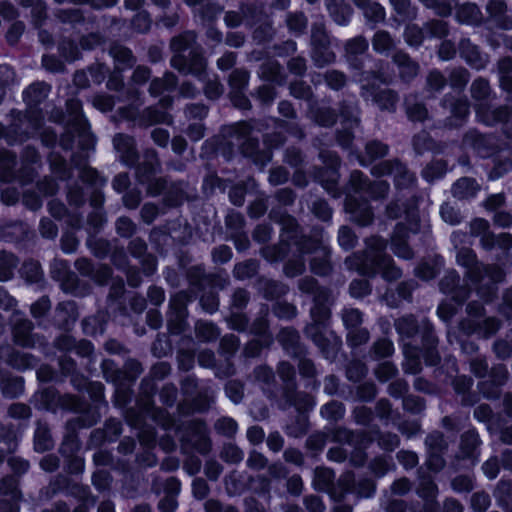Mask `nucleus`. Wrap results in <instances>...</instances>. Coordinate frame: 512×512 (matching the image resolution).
<instances>
[{"label":"nucleus","instance_id":"nucleus-33","mask_svg":"<svg viewBox=\"0 0 512 512\" xmlns=\"http://www.w3.org/2000/svg\"><path fill=\"white\" fill-rule=\"evenodd\" d=\"M75 267L83 276L90 277L99 284L107 282L111 276V269L106 265L95 267L88 259L81 258L75 262Z\"/></svg>","mask_w":512,"mask_h":512},{"label":"nucleus","instance_id":"nucleus-35","mask_svg":"<svg viewBox=\"0 0 512 512\" xmlns=\"http://www.w3.org/2000/svg\"><path fill=\"white\" fill-rule=\"evenodd\" d=\"M326 7L333 21L341 26H347L353 16L352 6L344 0H326Z\"/></svg>","mask_w":512,"mask_h":512},{"label":"nucleus","instance_id":"nucleus-54","mask_svg":"<svg viewBox=\"0 0 512 512\" xmlns=\"http://www.w3.org/2000/svg\"><path fill=\"white\" fill-rule=\"evenodd\" d=\"M394 186L398 190L407 189L416 182L415 175L408 169L407 165L400 160L397 169L393 174Z\"/></svg>","mask_w":512,"mask_h":512},{"label":"nucleus","instance_id":"nucleus-56","mask_svg":"<svg viewBox=\"0 0 512 512\" xmlns=\"http://www.w3.org/2000/svg\"><path fill=\"white\" fill-rule=\"evenodd\" d=\"M176 84V76L173 73H166L162 78H155L151 81L149 92L156 97L166 91H172Z\"/></svg>","mask_w":512,"mask_h":512},{"label":"nucleus","instance_id":"nucleus-38","mask_svg":"<svg viewBox=\"0 0 512 512\" xmlns=\"http://www.w3.org/2000/svg\"><path fill=\"white\" fill-rule=\"evenodd\" d=\"M415 283L412 280H406L398 283L395 290L386 291V299L390 306L396 307L399 301L411 302Z\"/></svg>","mask_w":512,"mask_h":512},{"label":"nucleus","instance_id":"nucleus-31","mask_svg":"<svg viewBox=\"0 0 512 512\" xmlns=\"http://www.w3.org/2000/svg\"><path fill=\"white\" fill-rule=\"evenodd\" d=\"M318 169V165H314L309 169L311 180L319 184L328 194L336 197L339 194L340 172L336 171L335 174H332L329 170L320 172Z\"/></svg>","mask_w":512,"mask_h":512},{"label":"nucleus","instance_id":"nucleus-7","mask_svg":"<svg viewBox=\"0 0 512 512\" xmlns=\"http://www.w3.org/2000/svg\"><path fill=\"white\" fill-rule=\"evenodd\" d=\"M51 171L57 175L61 180L69 178L73 171L76 170L78 176L83 182L92 186L103 187L106 184V179L102 178L99 173L86 165L83 157L73 156L72 162L74 168H68L63 157L56 153H52L49 157Z\"/></svg>","mask_w":512,"mask_h":512},{"label":"nucleus","instance_id":"nucleus-27","mask_svg":"<svg viewBox=\"0 0 512 512\" xmlns=\"http://www.w3.org/2000/svg\"><path fill=\"white\" fill-rule=\"evenodd\" d=\"M13 337L16 344L23 347H34L40 343L39 337L32 334L31 321L23 319L18 313L13 315Z\"/></svg>","mask_w":512,"mask_h":512},{"label":"nucleus","instance_id":"nucleus-28","mask_svg":"<svg viewBox=\"0 0 512 512\" xmlns=\"http://www.w3.org/2000/svg\"><path fill=\"white\" fill-rule=\"evenodd\" d=\"M307 116L319 127L331 128L338 121L337 111L330 106H321L318 100L310 101Z\"/></svg>","mask_w":512,"mask_h":512},{"label":"nucleus","instance_id":"nucleus-59","mask_svg":"<svg viewBox=\"0 0 512 512\" xmlns=\"http://www.w3.org/2000/svg\"><path fill=\"white\" fill-rule=\"evenodd\" d=\"M7 362L18 370L31 369L37 365L36 359L30 353L20 351H12L7 358Z\"/></svg>","mask_w":512,"mask_h":512},{"label":"nucleus","instance_id":"nucleus-3","mask_svg":"<svg viewBox=\"0 0 512 512\" xmlns=\"http://www.w3.org/2000/svg\"><path fill=\"white\" fill-rule=\"evenodd\" d=\"M256 130L259 131L257 122H239L226 127L223 136L229 146L238 148L255 164L264 166L271 160L272 154L269 149H259L258 138L254 136Z\"/></svg>","mask_w":512,"mask_h":512},{"label":"nucleus","instance_id":"nucleus-64","mask_svg":"<svg viewBox=\"0 0 512 512\" xmlns=\"http://www.w3.org/2000/svg\"><path fill=\"white\" fill-rule=\"evenodd\" d=\"M53 447L49 429L46 425L39 423L34 435V448L37 452H44Z\"/></svg>","mask_w":512,"mask_h":512},{"label":"nucleus","instance_id":"nucleus-14","mask_svg":"<svg viewBox=\"0 0 512 512\" xmlns=\"http://www.w3.org/2000/svg\"><path fill=\"white\" fill-rule=\"evenodd\" d=\"M344 209L351 222L359 227H367L374 221V211L370 200L364 196L348 194L345 198Z\"/></svg>","mask_w":512,"mask_h":512},{"label":"nucleus","instance_id":"nucleus-20","mask_svg":"<svg viewBox=\"0 0 512 512\" xmlns=\"http://www.w3.org/2000/svg\"><path fill=\"white\" fill-rule=\"evenodd\" d=\"M188 431L182 433L180 429H176V434L184 443L190 444L197 452L207 454L210 451V440L206 434V428L201 421H191L188 423Z\"/></svg>","mask_w":512,"mask_h":512},{"label":"nucleus","instance_id":"nucleus-48","mask_svg":"<svg viewBox=\"0 0 512 512\" xmlns=\"http://www.w3.org/2000/svg\"><path fill=\"white\" fill-rule=\"evenodd\" d=\"M372 47L376 53L389 56L395 51V42L388 31L378 30L372 38Z\"/></svg>","mask_w":512,"mask_h":512},{"label":"nucleus","instance_id":"nucleus-60","mask_svg":"<svg viewBox=\"0 0 512 512\" xmlns=\"http://www.w3.org/2000/svg\"><path fill=\"white\" fill-rule=\"evenodd\" d=\"M439 493L438 485L433 478L429 475H424L419 478L416 488V494L422 500L437 498Z\"/></svg>","mask_w":512,"mask_h":512},{"label":"nucleus","instance_id":"nucleus-23","mask_svg":"<svg viewBox=\"0 0 512 512\" xmlns=\"http://www.w3.org/2000/svg\"><path fill=\"white\" fill-rule=\"evenodd\" d=\"M389 152L390 147L388 144L378 139H372L365 143L363 153L358 150L356 159L360 166L368 168L376 161L382 160L388 156Z\"/></svg>","mask_w":512,"mask_h":512},{"label":"nucleus","instance_id":"nucleus-41","mask_svg":"<svg viewBox=\"0 0 512 512\" xmlns=\"http://www.w3.org/2000/svg\"><path fill=\"white\" fill-rule=\"evenodd\" d=\"M354 125L342 126L335 131V140L337 145L343 150L349 153V155L355 156L358 153V148L355 146V133Z\"/></svg>","mask_w":512,"mask_h":512},{"label":"nucleus","instance_id":"nucleus-5","mask_svg":"<svg viewBox=\"0 0 512 512\" xmlns=\"http://www.w3.org/2000/svg\"><path fill=\"white\" fill-rule=\"evenodd\" d=\"M15 155L6 149H0V179L10 181L16 177L21 183H31L38 175L41 167V158L37 150L31 146L24 148L21 154L20 167L15 172Z\"/></svg>","mask_w":512,"mask_h":512},{"label":"nucleus","instance_id":"nucleus-50","mask_svg":"<svg viewBox=\"0 0 512 512\" xmlns=\"http://www.w3.org/2000/svg\"><path fill=\"white\" fill-rule=\"evenodd\" d=\"M395 348L392 340L386 337L378 338L370 347L369 356L372 360H382L391 357Z\"/></svg>","mask_w":512,"mask_h":512},{"label":"nucleus","instance_id":"nucleus-53","mask_svg":"<svg viewBox=\"0 0 512 512\" xmlns=\"http://www.w3.org/2000/svg\"><path fill=\"white\" fill-rule=\"evenodd\" d=\"M17 446V434L9 427L0 424V463L6 454L13 452Z\"/></svg>","mask_w":512,"mask_h":512},{"label":"nucleus","instance_id":"nucleus-12","mask_svg":"<svg viewBox=\"0 0 512 512\" xmlns=\"http://www.w3.org/2000/svg\"><path fill=\"white\" fill-rule=\"evenodd\" d=\"M50 91V86L43 83L37 82L31 84L26 90L23 92V99L28 107L27 114H23L21 112V117L23 119L24 124L30 129V121L33 122L37 119L38 127L37 133L40 132L42 126V113L38 110V106L48 97Z\"/></svg>","mask_w":512,"mask_h":512},{"label":"nucleus","instance_id":"nucleus-57","mask_svg":"<svg viewBox=\"0 0 512 512\" xmlns=\"http://www.w3.org/2000/svg\"><path fill=\"white\" fill-rule=\"evenodd\" d=\"M374 442L375 437L372 425L369 430H353L349 446L354 449L368 450Z\"/></svg>","mask_w":512,"mask_h":512},{"label":"nucleus","instance_id":"nucleus-6","mask_svg":"<svg viewBox=\"0 0 512 512\" xmlns=\"http://www.w3.org/2000/svg\"><path fill=\"white\" fill-rule=\"evenodd\" d=\"M362 78L361 94L371 97L374 104L381 111L394 112L399 101L398 93L390 88L381 89V85H389L392 82L390 75L382 66L365 72Z\"/></svg>","mask_w":512,"mask_h":512},{"label":"nucleus","instance_id":"nucleus-36","mask_svg":"<svg viewBox=\"0 0 512 512\" xmlns=\"http://www.w3.org/2000/svg\"><path fill=\"white\" fill-rule=\"evenodd\" d=\"M493 496L505 512H512V478L503 476L496 484Z\"/></svg>","mask_w":512,"mask_h":512},{"label":"nucleus","instance_id":"nucleus-22","mask_svg":"<svg viewBox=\"0 0 512 512\" xmlns=\"http://www.w3.org/2000/svg\"><path fill=\"white\" fill-rule=\"evenodd\" d=\"M392 62L398 69V76L402 83L410 84L418 75L420 66L418 62L404 50L397 49L392 54Z\"/></svg>","mask_w":512,"mask_h":512},{"label":"nucleus","instance_id":"nucleus-24","mask_svg":"<svg viewBox=\"0 0 512 512\" xmlns=\"http://www.w3.org/2000/svg\"><path fill=\"white\" fill-rule=\"evenodd\" d=\"M460 57L468 66L475 70H482L488 63V56L483 54L480 47L469 38H462L458 45Z\"/></svg>","mask_w":512,"mask_h":512},{"label":"nucleus","instance_id":"nucleus-55","mask_svg":"<svg viewBox=\"0 0 512 512\" xmlns=\"http://www.w3.org/2000/svg\"><path fill=\"white\" fill-rule=\"evenodd\" d=\"M0 388L5 397L16 398L23 393V379L21 377L3 376L0 379Z\"/></svg>","mask_w":512,"mask_h":512},{"label":"nucleus","instance_id":"nucleus-43","mask_svg":"<svg viewBox=\"0 0 512 512\" xmlns=\"http://www.w3.org/2000/svg\"><path fill=\"white\" fill-rule=\"evenodd\" d=\"M442 436L439 435L436 438H433L430 443V451L428 453L426 467L429 471L434 473L440 472L445 466V460L443 456L439 452L433 451L434 448H438L442 450L444 448Z\"/></svg>","mask_w":512,"mask_h":512},{"label":"nucleus","instance_id":"nucleus-25","mask_svg":"<svg viewBox=\"0 0 512 512\" xmlns=\"http://www.w3.org/2000/svg\"><path fill=\"white\" fill-rule=\"evenodd\" d=\"M188 301V294L183 291L175 294L170 300L169 325L174 333H180L184 330Z\"/></svg>","mask_w":512,"mask_h":512},{"label":"nucleus","instance_id":"nucleus-1","mask_svg":"<svg viewBox=\"0 0 512 512\" xmlns=\"http://www.w3.org/2000/svg\"><path fill=\"white\" fill-rule=\"evenodd\" d=\"M385 248L386 242L379 238L375 247L353 253L345 259V264L362 277L374 279L380 276L387 283L395 282L402 277L403 271Z\"/></svg>","mask_w":512,"mask_h":512},{"label":"nucleus","instance_id":"nucleus-40","mask_svg":"<svg viewBox=\"0 0 512 512\" xmlns=\"http://www.w3.org/2000/svg\"><path fill=\"white\" fill-rule=\"evenodd\" d=\"M390 248L393 254L400 259L411 260L414 256V251L409 245L407 235L398 229L394 231L391 237Z\"/></svg>","mask_w":512,"mask_h":512},{"label":"nucleus","instance_id":"nucleus-44","mask_svg":"<svg viewBox=\"0 0 512 512\" xmlns=\"http://www.w3.org/2000/svg\"><path fill=\"white\" fill-rule=\"evenodd\" d=\"M492 381L480 382L479 387L483 395L487 398L491 397V392L495 390L498 385L504 384L507 380L508 372L504 365L493 367L490 372Z\"/></svg>","mask_w":512,"mask_h":512},{"label":"nucleus","instance_id":"nucleus-37","mask_svg":"<svg viewBox=\"0 0 512 512\" xmlns=\"http://www.w3.org/2000/svg\"><path fill=\"white\" fill-rule=\"evenodd\" d=\"M443 262L444 259L442 256H435L429 260H422L414 269L415 276L423 281L433 280L439 275Z\"/></svg>","mask_w":512,"mask_h":512},{"label":"nucleus","instance_id":"nucleus-49","mask_svg":"<svg viewBox=\"0 0 512 512\" xmlns=\"http://www.w3.org/2000/svg\"><path fill=\"white\" fill-rule=\"evenodd\" d=\"M373 433L378 446L385 452H393L400 445V438L393 432H383L377 424L373 425Z\"/></svg>","mask_w":512,"mask_h":512},{"label":"nucleus","instance_id":"nucleus-62","mask_svg":"<svg viewBox=\"0 0 512 512\" xmlns=\"http://www.w3.org/2000/svg\"><path fill=\"white\" fill-rule=\"evenodd\" d=\"M400 164L399 158L393 159H382L379 160L378 163H374L371 165L370 173L375 178H382L386 176H393L395 169H397V165Z\"/></svg>","mask_w":512,"mask_h":512},{"label":"nucleus","instance_id":"nucleus-61","mask_svg":"<svg viewBox=\"0 0 512 512\" xmlns=\"http://www.w3.org/2000/svg\"><path fill=\"white\" fill-rule=\"evenodd\" d=\"M345 411V406L342 402L330 400L321 407L320 414L322 418L330 422H337L344 417Z\"/></svg>","mask_w":512,"mask_h":512},{"label":"nucleus","instance_id":"nucleus-13","mask_svg":"<svg viewBox=\"0 0 512 512\" xmlns=\"http://www.w3.org/2000/svg\"><path fill=\"white\" fill-rule=\"evenodd\" d=\"M66 111L69 116L71 129L77 134L81 149L89 150L94 146V138L90 133L88 121L82 113L81 102L77 99H69L66 102Z\"/></svg>","mask_w":512,"mask_h":512},{"label":"nucleus","instance_id":"nucleus-2","mask_svg":"<svg viewBox=\"0 0 512 512\" xmlns=\"http://www.w3.org/2000/svg\"><path fill=\"white\" fill-rule=\"evenodd\" d=\"M439 339L434 325L426 320L422 324L421 344H406L403 349L405 374L417 375L422 372L424 364L427 367H436L441 363V355L438 350Z\"/></svg>","mask_w":512,"mask_h":512},{"label":"nucleus","instance_id":"nucleus-26","mask_svg":"<svg viewBox=\"0 0 512 512\" xmlns=\"http://www.w3.org/2000/svg\"><path fill=\"white\" fill-rule=\"evenodd\" d=\"M113 146L117 157L126 166H133L138 160V152L133 137L126 134H116L113 138Z\"/></svg>","mask_w":512,"mask_h":512},{"label":"nucleus","instance_id":"nucleus-32","mask_svg":"<svg viewBox=\"0 0 512 512\" xmlns=\"http://www.w3.org/2000/svg\"><path fill=\"white\" fill-rule=\"evenodd\" d=\"M451 116L447 118L446 125L452 128L463 126L470 115V103L466 97L454 98L450 103Z\"/></svg>","mask_w":512,"mask_h":512},{"label":"nucleus","instance_id":"nucleus-16","mask_svg":"<svg viewBox=\"0 0 512 512\" xmlns=\"http://www.w3.org/2000/svg\"><path fill=\"white\" fill-rule=\"evenodd\" d=\"M12 123L8 128H5L0 123V138H4L8 144L13 145L22 142L29 137L37 134L38 122L37 119L33 122L30 121V129L24 124L20 111H12Z\"/></svg>","mask_w":512,"mask_h":512},{"label":"nucleus","instance_id":"nucleus-19","mask_svg":"<svg viewBox=\"0 0 512 512\" xmlns=\"http://www.w3.org/2000/svg\"><path fill=\"white\" fill-rule=\"evenodd\" d=\"M36 404L39 408L54 410L56 407L61 406L62 408L69 410H80L81 401L79 398L71 395H59L54 389L47 388L35 395Z\"/></svg>","mask_w":512,"mask_h":512},{"label":"nucleus","instance_id":"nucleus-63","mask_svg":"<svg viewBox=\"0 0 512 512\" xmlns=\"http://www.w3.org/2000/svg\"><path fill=\"white\" fill-rule=\"evenodd\" d=\"M404 39L408 46L419 48L427 39L424 26L421 28L417 24L407 25L404 30Z\"/></svg>","mask_w":512,"mask_h":512},{"label":"nucleus","instance_id":"nucleus-17","mask_svg":"<svg viewBox=\"0 0 512 512\" xmlns=\"http://www.w3.org/2000/svg\"><path fill=\"white\" fill-rule=\"evenodd\" d=\"M329 326L312 321L304 328V335L311 340L319 349L323 358L333 360L337 356L338 348L326 336V330Z\"/></svg>","mask_w":512,"mask_h":512},{"label":"nucleus","instance_id":"nucleus-18","mask_svg":"<svg viewBox=\"0 0 512 512\" xmlns=\"http://www.w3.org/2000/svg\"><path fill=\"white\" fill-rule=\"evenodd\" d=\"M50 273L53 279L60 282L63 291L72 293L76 296L85 295V288L79 287V280L77 276L70 270L67 261L55 259L51 263Z\"/></svg>","mask_w":512,"mask_h":512},{"label":"nucleus","instance_id":"nucleus-8","mask_svg":"<svg viewBox=\"0 0 512 512\" xmlns=\"http://www.w3.org/2000/svg\"><path fill=\"white\" fill-rule=\"evenodd\" d=\"M309 44L310 57L317 68H324L335 62L332 37L323 21L312 23Z\"/></svg>","mask_w":512,"mask_h":512},{"label":"nucleus","instance_id":"nucleus-10","mask_svg":"<svg viewBox=\"0 0 512 512\" xmlns=\"http://www.w3.org/2000/svg\"><path fill=\"white\" fill-rule=\"evenodd\" d=\"M122 71L114 70L107 81V88L120 92L118 96L119 101L130 102L128 106L119 109L120 118L135 121L139 116V107L142 105L140 92L134 87H124Z\"/></svg>","mask_w":512,"mask_h":512},{"label":"nucleus","instance_id":"nucleus-45","mask_svg":"<svg viewBox=\"0 0 512 512\" xmlns=\"http://www.w3.org/2000/svg\"><path fill=\"white\" fill-rule=\"evenodd\" d=\"M109 53L114 59L116 70H126L131 68L135 63L132 51L124 46L118 44L113 45Z\"/></svg>","mask_w":512,"mask_h":512},{"label":"nucleus","instance_id":"nucleus-47","mask_svg":"<svg viewBox=\"0 0 512 512\" xmlns=\"http://www.w3.org/2000/svg\"><path fill=\"white\" fill-rule=\"evenodd\" d=\"M122 432V424L120 421L116 419H109L105 423V428L103 431H94L91 436V441L93 443H98L100 441H114Z\"/></svg>","mask_w":512,"mask_h":512},{"label":"nucleus","instance_id":"nucleus-9","mask_svg":"<svg viewBox=\"0 0 512 512\" xmlns=\"http://www.w3.org/2000/svg\"><path fill=\"white\" fill-rule=\"evenodd\" d=\"M102 370L105 378L116 385L115 405L123 407L129 399V392L122 384V381L132 382L141 372V365L135 360H129L125 364V370L121 371L115 367L111 360L102 362Z\"/></svg>","mask_w":512,"mask_h":512},{"label":"nucleus","instance_id":"nucleus-15","mask_svg":"<svg viewBox=\"0 0 512 512\" xmlns=\"http://www.w3.org/2000/svg\"><path fill=\"white\" fill-rule=\"evenodd\" d=\"M297 227V219L290 214V246L295 245L300 255H310L327 249L322 242V228L314 227L308 235H302L298 240H294L292 233Z\"/></svg>","mask_w":512,"mask_h":512},{"label":"nucleus","instance_id":"nucleus-42","mask_svg":"<svg viewBox=\"0 0 512 512\" xmlns=\"http://www.w3.org/2000/svg\"><path fill=\"white\" fill-rule=\"evenodd\" d=\"M224 22L229 28L238 27L242 23L253 25L255 23L253 9L250 6L242 5L240 12L228 11L225 14Z\"/></svg>","mask_w":512,"mask_h":512},{"label":"nucleus","instance_id":"nucleus-21","mask_svg":"<svg viewBox=\"0 0 512 512\" xmlns=\"http://www.w3.org/2000/svg\"><path fill=\"white\" fill-rule=\"evenodd\" d=\"M316 406V399L307 392L297 391L296 369L290 365V407H294L297 413L310 412Z\"/></svg>","mask_w":512,"mask_h":512},{"label":"nucleus","instance_id":"nucleus-46","mask_svg":"<svg viewBox=\"0 0 512 512\" xmlns=\"http://www.w3.org/2000/svg\"><path fill=\"white\" fill-rule=\"evenodd\" d=\"M322 256H314L309 260V268L312 274L325 277L331 274L333 265L330 259V250L326 249Z\"/></svg>","mask_w":512,"mask_h":512},{"label":"nucleus","instance_id":"nucleus-51","mask_svg":"<svg viewBox=\"0 0 512 512\" xmlns=\"http://www.w3.org/2000/svg\"><path fill=\"white\" fill-rule=\"evenodd\" d=\"M139 123L146 126L158 123L170 125L172 123V116L156 107H149L143 110L139 118Z\"/></svg>","mask_w":512,"mask_h":512},{"label":"nucleus","instance_id":"nucleus-52","mask_svg":"<svg viewBox=\"0 0 512 512\" xmlns=\"http://www.w3.org/2000/svg\"><path fill=\"white\" fill-rule=\"evenodd\" d=\"M319 160L323 163V166H319L320 172H325L329 170L332 174H335L336 171L340 172L342 159L339 154L330 149H321L318 153Z\"/></svg>","mask_w":512,"mask_h":512},{"label":"nucleus","instance_id":"nucleus-34","mask_svg":"<svg viewBox=\"0 0 512 512\" xmlns=\"http://www.w3.org/2000/svg\"><path fill=\"white\" fill-rule=\"evenodd\" d=\"M146 249V243L139 238L133 239L129 244L130 253L140 260L144 273L151 275L156 271V258L147 254Z\"/></svg>","mask_w":512,"mask_h":512},{"label":"nucleus","instance_id":"nucleus-4","mask_svg":"<svg viewBox=\"0 0 512 512\" xmlns=\"http://www.w3.org/2000/svg\"><path fill=\"white\" fill-rule=\"evenodd\" d=\"M196 35L188 31L171 40V50L174 55L171 65L183 74H192L199 80L205 81L206 61L203 56L194 49Z\"/></svg>","mask_w":512,"mask_h":512},{"label":"nucleus","instance_id":"nucleus-29","mask_svg":"<svg viewBox=\"0 0 512 512\" xmlns=\"http://www.w3.org/2000/svg\"><path fill=\"white\" fill-rule=\"evenodd\" d=\"M0 493L9 499L0 502V512H19L20 492L14 477L7 476L0 481Z\"/></svg>","mask_w":512,"mask_h":512},{"label":"nucleus","instance_id":"nucleus-39","mask_svg":"<svg viewBox=\"0 0 512 512\" xmlns=\"http://www.w3.org/2000/svg\"><path fill=\"white\" fill-rule=\"evenodd\" d=\"M394 326L401 338L412 339L417 335L421 336L422 325H419L417 318L412 314L399 317Z\"/></svg>","mask_w":512,"mask_h":512},{"label":"nucleus","instance_id":"nucleus-58","mask_svg":"<svg viewBox=\"0 0 512 512\" xmlns=\"http://www.w3.org/2000/svg\"><path fill=\"white\" fill-rule=\"evenodd\" d=\"M77 318V308L73 301H64L58 304L56 308V321L62 327L69 325L70 321Z\"/></svg>","mask_w":512,"mask_h":512},{"label":"nucleus","instance_id":"nucleus-11","mask_svg":"<svg viewBox=\"0 0 512 512\" xmlns=\"http://www.w3.org/2000/svg\"><path fill=\"white\" fill-rule=\"evenodd\" d=\"M160 171V161L153 149L144 152L143 161L137 167L136 176L140 183L147 185V193L151 196L161 194L166 188V181L162 178H155Z\"/></svg>","mask_w":512,"mask_h":512},{"label":"nucleus","instance_id":"nucleus-30","mask_svg":"<svg viewBox=\"0 0 512 512\" xmlns=\"http://www.w3.org/2000/svg\"><path fill=\"white\" fill-rule=\"evenodd\" d=\"M138 438L144 448V451L137 456V462L139 465L144 467L155 466L157 463V458L151 451V448L154 447L156 442V435L154 430L150 427H143L138 433Z\"/></svg>","mask_w":512,"mask_h":512}]
</instances>
